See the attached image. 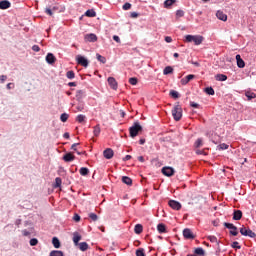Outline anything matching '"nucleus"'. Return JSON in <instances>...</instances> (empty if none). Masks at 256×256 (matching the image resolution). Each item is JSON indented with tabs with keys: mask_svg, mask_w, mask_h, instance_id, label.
Segmentation results:
<instances>
[{
	"mask_svg": "<svg viewBox=\"0 0 256 256\" xmlns=\"http://www.w3.org/2000/svg\"><path fill=\"white\" fill-rule=\"evenodd\" d=\"M143 131V127L141 126V124H139V122H135L130 128H129V132H130V137L135 138L137 137V135H139V132Z\"/></svg>",
	"mask_w": 256,
	"mask_h": 256,
	"instance_id": "f257e3e1",
	"label": "nucleus"
},
{
	"mask_svg": "<svg viewBox=\"0 0 256 256\" xmlns=\"http://www.w3.org/2000/svg\"><path fill=\"white\" fill-rule=\"evenodd\" d=\"M172 117H174L175 121H181V117H183V109L179 104L175 105L172 109Z\"/></svg>",
	"mask_w": 256,
	"mask_h": 256,
	"instance_id": "f03ea898",
	"label": "nucleus"
},
{
	"mask_svg": "<svg viewBox=\"0 0 256 256\" xmlns=\"http://www.w3.org/2000/svg\"><path fill=\"white\" fill-rule=\"evenodd\" d=\"M185 39L187 43H195V45H201L203 43V36L186 35Z\"/></svg>",
	"mask_w": 256,
	"mask_h": 256,
	"instance_id": "7ed1b4c3",
	"label": "nucleus"
},
{
	"mask_svg": "<svg viewBox=\"0 0 256 256\" xmlns=\"http://www.w3.org/2000/svg\"><path fill=\"white\" fill-rule=\"evenodd\" d=\"M240 233L241 235H243L244 237H251V239H255L256 234L255 232H253L251 229L246 228L245 226H243L242 228H240Z\"/></svg>",
	"mask_w": 256,
	"mask_h": 256,
	"instance_id": "20e7f679",
	"label": "nucleus"
},
{
	"mask_svg": "<svg viewBox=\"0 0 256 256\" xmlns=\"http://www.w3.org/2000/svg\"><path fill=\"white\" fill-rule=\"evenodd\" d=\"M224 227L230 230V235H233V237H237L239 235V231H237V226H234L233 223L224 222Z\"/></svg>",
	"mask_w": 256,
	"mask_h": 256,
	"instance_id": "39448f33",
	"label": "nucleus"
},
{
	"mask_svg": "<svg viewBox=\"0 0 256 256\" xmlns=\"http://www.w3.org/2000/svg\"><path fill=\"white\" fill-rule=\"evenodd\" d=\"M76 61L78 65H82V67H89V60H87L85 56L77 55Z\"/></svg>",
	"mask_w": 256,
	"mask_h": 256,
	"instance_id": "423d86ee",
	"label": "nucleus"
},
{
	"mask_svg": "<svg viewBox=\"0 0 256 256\" xmlns=\"http://www.w3.org/2000/svg\"><path fill=\"white\" fill-rule=\"evenodd\" d=\"M162 173L166 177H173V175H175V169H173L171 167H163L162 168Z\"/></svg>",
	"mask_w": 256,
	"mask_h": 256,
	"instance_id": "0eeeda50",
	"label": "nucleus"
},
{
	"mask_svg": "<svg viewBox=\"0 0 256 256\" xmlns=\"http://www.w3.org/2000/svg\"><path fill=\"white\" fill-rule=\"evenodd\" d=\"M168 205L171 207V209H174V211H179L181 209V203L176 200H170Z\"/></svg>",
	"mask_w": 256,
	"mask_h": 256,
	"instance_id": "6e6552de",
	"label": "nucleus"
},
{
	"mask_svg": "<svg viewBox=\"0 0 256 256\" xmlns=\"http://www.w3.org/2000/svg\"><path fill=\"white\" fill-rule=\"evenodd\" d=\"M183 237L184 239H195V234H193V231H191V229L186 228L183 230Z\"/></svg>",
	"mask_w": 256,
	"mask_h": 256,
	"instance_id": "1a4fd4ad",
	"label": "nucleus"
},
{
	"mask_svg": "<svg viewBox=\"0 0 256 256\" xmlns=\"http://www.w3.org/2000/svg\"><path fill=\"white\" fill-rule=\"evenodd\" d=\"M84 39L85 41H88V43H95V41H97V35L94 33L86 34Z\"/></svg>",
	"mask_w": 256,
	"mask_h": 256,
	"instance_id": "9d476101",
	"label": "nucleus"
},
{
	"mask_svg": "<svg viewBox=\"0 0 256 256\" xmlns=\"http://www.w3.org/2000/svg\"><path fill=\"white\" fill-rule=\"evenodd\" d=\"M63 161H65L66 163H71V161H75V155H73V153L71 152L66 153L63 156Z\"/></svg>",
	"mask_w": 256,
	"mask_h": 256,
	"instance_id": "9b49d317",
	"label": "nucleus"
},
{
	"mask_svg": "<svg viewBox=\"0 0 256 256\" xmlns=\"http://www.w3.org/2000/svg\"><path fill=\"white\" fill-rule=\"evenodd\" d=\"M242 217H243V212L241 210H234L233 212L234 221H241Z\"/></svg>",
	"mask_w": 256,
	"mask_h": 256,
	"instance_id": "f8f14e48",
	"label": "nucleus"
},
{
	"mask_svg": "<svg viewBox=\"0 0 256 256\" xmlns=\"http://www.w3.org/2000/svg\"><path fill=\"white\" fill-rule=\"evenodd\" d=\"M236 62L237 67H239V69H243L245 67V61L243 60V58H241V55H236Z\"/></svg>",
	"mask_w": 256,
	"mask_h": 256,
	"instance_id": "ddd939ff",
	"label": "nucleus"
},
{
	"mask_svg": "<svg viewBox=\"0 0 256 256\" xmlns=\"http://www.w3.org/2000/svg\"><path fill=\"white\" fill-rule=\"evenodd\" d=\"M82 237L81 234H79V232H74L73 233V243L75 245V247H77V245H79V242L81 241Z\"/></svg>",
	"mask_w": 256,
	"mask_h": 256,
	"instance_id": "4468645a",
	"label": "nucleus"
},
{
	"mask_svg": "<svg viewBox=\"0 0 256 256\" xmlns=\"http://www.w3.org/2000/svg\"><path fill=\"white\" fill-rule=\"evenodd\" d=\"M103 155L105 159H113V155H114L113 149L107 148L106 150H104Z\"/></svg>",
	"mask_w": 256,
	"mask_h": 256,
	"instance_id": "2eb2a0df",
	"label": "nucleus"
},
{
	"mask_svg": "<svg viewBox=\"0 0 256 256\" xmlns=\"http://www.w3.org/2000/svg\"><path fill=\"white\" fill-rule=\"evenodd\" d=\"M108 85H110L111 89H114V91H117V80H115V78L109 77Z\"/></svg>",
	"mask_w": 256,
	"mask_h": 256,
	"instance_id": "dca6fc26",
	"label": "nucleus"
},
{
	"mask_svg": "<svg viewBox=\"0 0 256 256\" xmlns=\"http://www.w3.org/2000/svg\"><path fill=\"white\" fill-rule=\"evenodd\" d=\"M55 61H56L55 55H53V53H48L46 56V62L49 65H53V63H55Z\"/></svg>",
	"mask_w": 256,
	"mask_h": 256,
	"instance_id": "f3484780",
	"label": "nucleus"
},
{
	"mask_svg": "<svg viewBox=\"0 0 256 256\" xmlns=\"http://www.w3.org/2000/svg\"><path fill=\"white\" fill-rule=\"evenodd\" d=\"M193 79H195V75L190 74V75L186 76L185 78H182L181 83H182V85H187V83H189V81H193Z\"/></svg>",
	"mask_w": 256,
	"mask_h": 256,
	"instance_id": "a211bd4d",
	"label": "nucleus"
},
{
	"mask_svg": "<svg viewBox=\"0 0 256 256\" xmlns=\"http://www.w3.org/2000/svg\"><path fill=\"white\" fill-rule=\"evenodd\" d=\"M9 7H11V2H9L8 0L0 1V9L5 10L9 9Z\"/></svg>",
	"mask_w": 256,
	"mask_h": 256,
	"instance_id": "6ab92c4d",
	"label": "nucleus"
},
{
	"mask_svg": "<svg viewBox=\"0 0 256 256\" xmlns=\"http://www.w3.org/2000/svg\"><path fill=\"white\" fill-rule=\"evenodd\" d=\"M216 17L217 19H219L220 21H227V16L225 13H223V11L218 10L216 13Z\"/></svg>",
	"mask_w": 256,
	"mask_h": 256,
	"instance_id": "aec40b11",
	"label": "nucleus"
},
{
	"mask_svg": "<svg viewBox=\"0 0 256 256\" xmlns=\"http://www.w3.org/2000/svg\"><path fill=\"white\" fill-rule=\"evenodd\" d=\"M77 247L80 251H87V249H89V244H87V242H80L77 244Z\"/></svg>",
	"mask_w": 256,
	"mask_h": 256,
	"instance_id": "412c9836",
	"label": "nucleus"
},
{
	"mask_svg": "<svg viewBox=\"0 0 256 256\" xmlns=\"http://www.w3.org/2000/svg\"><path fill=\"white\" fill-rule=\"evenodd\" d=\"M134 233H136V235H141V233H143V225L136 224L134 227Z\"/></svg>",
	"mask_w": 256,
	"mask_h": 256,
	"instance_id": "4be33fe9",
	"label": "nucleus"
},
{
	"mask_svg": "<svg viewBox=\"0 0 256 256\" xmlns=\"http://www.w3.org/2000/svg\"><path fill=\"white\" fill-rule=\"evenodd\" d=\"M85 97V91L83 90H78L76 92V99L77 101L81 102V100Z\"/></svg>",
	"mask_w": 256,
	"mask_h": 256,
	"instance_id": "5701e85b",
	"label": "nucleus"
},
{
	"mask_svg": "<svg viewBox=\"0 0 256 256\" xmlns=\"http://www.w3.org/2000/svg\"><path fill=\"white\" fill-rule=\"evenodd\" d=\"M52 245L55 247V249H59L61 247V242L59 241V238L54 237L52 239Z\"/></svg>",
	"mask_w": 256,
	"mask_h": 256,
	"instance_id": "b1692460",
	"label": "nucleus"
},
{
	"mask_svg": "<svg viewBox=\"0 0 256 256\" xmlns=\"http://www.w3.org/2000/svg\"><path fill=\"white\" fill-rule=\"evenodd\" d=\"M122 182L125 183V185H133V180L127 176L122 177Z\"/></svg>",
	"mask_w": 256,
	"mask_h": 256,
	"instance_id": "393cba45",
	"label": "nucleus"
},
{
	"mask_svg": "<svg viewBox=\"0 0 256 256\" xmlns=\"http://www.w3.org/2000/svg\"><path fill=\"white\" fill-rule=\"evenodd\" d=\"M86 17H97V12L95 10L90 9L85 12Z\"/></svg>",
	"mask_w": 256,
	"mask_h": 256,
	"instance_id": "a878e982",
	"label": "nucleus"
},
{
	"mask_svg": "<svg viewBox=\"0 0 256 256\" xmlns=\"http://www.w3.org/2000/svg\"><path fill=\"white\" fill-rule=\"evenodd\" d=\"M216 81H227V75L224 74H217L215 76Z\"/></svg>",
	"mask_w": 256,
	"mask_h": 256,
	"instance_id": "bb28decb",
	"label": "nucleus"
},
{
	"mask_svg": "<svg viewBox=\"0 0 256 256\" xmlns=\"http://www.w3.org/2000/svg\"><path fill=\"white\" fill-rule=\"evenodd\" d=\"M80 175H82V177H87V175H89L88 168L87 167L80 168Z\"/></svg>",
	"mask_w": 256,
	"mask_h": 256,
	"instance_id": "cd10ccee",
	"label": "nucleus"
},
{
	"mask_svg": "<svg viewBox=\"0 0 256 256\" xmlns=\"http://www.w3.org/2000/svg\"><path fill=\"white\" fill-rule=\"evenodd\" d=\"M171 73H173V67L167 66L164 68V70H163L164 75H171Z\"/></svg>",
	"mask_w": 256,
	"mask_h": 256,
	"instance_id": "c85d7f7f",
	"label": "nucleus"
},
{
	"mask_svg": "<svg viewBox=\"0 0 256 256\" xmlns=\"http://www.w3.org/2000/svg\"><path fill=\"white\" fill-rule=\"evenodd\" d=\"M157 231H158L159 233H165V231H166L165 224H163V223L158 224V225H157Z\"/></svg>",
	"mask_w": 256,
	"mask_h": 256,
	"instance_id": "c756f323",
	"label": "nucleus"
},
{
	"mask_svg": "<svg viewBox=\"0 0 256 256\" xmlns=\"http://www.w3.org/2000/svg\"><path fill=\"white\" fill-rule=\"evenodd\" d=\"M93 133H94V136H95V137H99V135H100V133H101V126L96 125V126L94 127Z\"/></svg>",
	"mask_w": 256,
	"mask_h": 256,
	"instance_id": "7c9ffc66",
	"label": "nucleus"
},
{
	"mask_svg": "<svg viewBox=\"0 0 256 256\" xmlns=\"http://www.w3.org/2000/svg\"><path fill=\"white\" fill-rule=\"evenodd\" d=\"M49 256H64V255H63V251L61 250H53L50 252Z\"/></svg>",
	"mask_w": 256,
	"mask_h": 256,
	"instance_id": "2f4dec72",
	"label": "nucleus"
},
{
	"mask_svg": "<svg viewBox=\"0 0 256 256\" xmlns=\"http://www.w3.org/2000/svg\"><path fill=\"white\" fill-rule=\"evenodd\" d=\"M194 253H195V255L202 256V255H205V250H203V248H201V247H198L194 250Z\"/></svg>",
	"mask_w": 256,
	"mask_h": 256,
	"instance_id": "473e14b6",
	"label": "nucleus"
},
{
	"mask_svg": "<svg viewBox=\"0 0 256 256\" xmlns=\"http://www.w3.org/2000/svg\"><path fill=\"white\" fill-rule=\"evenodd\" d=\"M96 58H97V61H100V63H103V64L107 63V58H105L101 54H96Z\"/></svg>",
	"mask_w": 256,
	"mask_h": 256,
	"instance_id": "72a5a7b5",
	"label": "nucleus"
},
{
	"mask_svg": "<svg viewBox=\"0 0 256 256\" xmlns=\"http://www.w3.org/2000/svg\"><path fill=\"white\" fill-rule=\"evenodd\" d=\"M217 149H218L219 151H225V150L229 149V145H227V144H225V143H222V144H220V145L217 146Z\"/></svg>",
	"mask_w": 256,
	"mask_h": 256,
	"instance_id": "f704fd0d",
	"label": "nucleus"
},
{
	"mask_svg": "<svg viewBox=\"0 0 256 256\" xmlns=\"http://www.w3.org/2000/svg\"><path fill=\"white\" fill-rule=\"evenodd\" d=\"M205 93H207V95H215V90L213 87H207L205 88Z\"/></svg>",
	"mask_w": 256,
	"mask_h": 256,
	"instance_id": "c9c22d12",
	"label": "nucleus"
},
{
	"mask_svg": "<svg viewBox=\"0 0 256 256\" xmlns=\"http://www.w3.org/2000/svg\"><path fill=\"white\" fill-rule=\"evenodd\" d=\"M203 145V139L198 138L194 144V147H196V149H199V147H201Z\"/></svg>",
	"mask_w": 256,
	"mask_h": 256,
	"instance_id": "e433bc0d",
	"label": "nucleus"
},
{
	"mask_svg": "<svg viewBox=\"0 0 256 256\" xmlns=\"http://www.w3.org/2000/svg\"><path fill=\"white\" fill-rule=\"evenodd\" d=\"M67 79H75V72L73 70H70L66 73Z\"/></svg>",
	"mask_w": 256,
	"mask_h": 256,
	"instance_id": "4c0bfd02",
	"label": "nucleus"
},
{
	"mask_svg": "<svg viewBox=\"0 0 256 256\" xmlns=\"http://www.w3.org/2000/svg\"><path fill=\"white\" fill-rule=\"evenodd\" d=\"M67 119H69V114L67 113L61 114L60 120L62 121V123H66Z\"/></svg>",
	"mask_w": 256,
	"mask_h": 256,
	"instance_id": "58836bf2",
	"label": "nucleus"
},
{
	"mask_svg": "<svg viewBox=\"0 0 256 256\" xmlns=\"http://www.w3.org/2000/svg\"><path fill=\"white\" fill-rule=\"evenodd\" d=\"M61 183H62V180H61L60 177L55 178V185H54V187H55L56 189L59 188V187H61Z\"/></svg>",
	"mask_w": 256,
	"mask_h": 256,
	"instance_id": "ea45409f",
	"label": "nucleus"
},
{
	"mask_svg": "<svg viewBox=\"0 0 256 256\" xmlns=\"http://www.w3.org/2000/svg\"><path fill=\"white\" fill-rule=\"evenodd\" d=\"M170 95L173 97V99H179V92L175 90H171Z\"/></svg>",
	"mask_w": 256,
	"mask_h": 256,
	"instance_id": "a19ab883",
	"label": "nucleus"
},
{
	"mask_svg": "<svg viewBox=\"0 0 256 256\" xmlns=\"http://www.w3.org/2000/svg\"><path fill=\"white\" fill-rule=\"evenodd\" d=\"M76 121H78V123H83V121H85V115L79 114V115L76 117Z\"/></svg>",
	"mask_w": 256,
	"mask_h": 256,
	"instance_id": "79ce46f5",
	"label": "nucleus"
},
{
	"mask_svg": "<svg viewBox=\"0 0 256 256\" xmlns=\"http://www.w3.org/2000/svg\"><path fill=\"white\" fill-rule=\"evenodd\" d=\"M136 256H145V249L140 248L136 250Z\"/></svg>",
	"mask_w": 256,
	"mask_h": 256,
	"instance_id": "37998d69",
	"label": "nucleus"
},
{
	"mask_svg": "<svg viewBox=\"0 0 256 256\" xmlns=\"http://www.w3.org/2000/svg\"><path fill=\"white\" fill-rule=\"evenodd\" d=\"M173 3H175V0H166L164 2V7H171V5H173Z\"/></svg>",
	"mask_w": 256,
	"mask_h": 256,
	"instance_id": "c03bdc74",
	"label": "nucleus"
},
{
	"mask_svg": "<svg viewBox=\"0 0 256 256\" xmlns=\"http://www.w3.org/2000/svg\"><path fill=\"white\" fill-rule=\"evenodd\" d=\"M38 243H39V240H37V238L30 239L31 247H35Z\"/></svg>",
	"mask_w": 256,
	"mask_h": 256,
	"instance_id": "a18cd8bd",
	"label": "nucleus"
},
{
	"mask_svg": "<svg viewBox=\"0 0 256 256\" xmlns=\"http://www.w3.org/2000/svg\"><path fill=\"white\" fill-rule=\"evenodd\" d=\"M124 11H129V9H131V3L126 2L123 6H122Z\"/></svg>",
	"mask_w": 256,
	"mask_h": 256,
	"instance_id": "49530a36",
	"label": "nucleus"
},
{
	"mask_svg": "<svg viewBox=\"0 0 256 256\" xmlns=\"http://www.w3.org/2000/svg\"><path fill=\"white\" fill-rule=\"evenodd\" d=\"M89 217L92 221H97L99 219V217L95 213H90Z\"/></svg>",
	"mask_w": 256,
	"mask_h": 256,
	"instance_id": "de8ad7c7",
	"label": "nucleus"
},
{
	"mask_svg": "<svg viewBox=\"0 0 256 256\" xmlns=\"http://www.w3.org/2000/svg\"><path fill=\"white\" fill-rule=\"evenodd\" d=\"M232 249H241V246L239 245V242L235 241L231 245Z\"/></svg>",
	"mask_w": 256,
	"mask_h": 256,
	"instance_id": "09e8293b",
	"label": "nucleus"
},
{
	"mask_svg": "<svg viewBox=\"0 0 256 256\" xmlns=\"http://www.w3.org/2000/svg\"><path fill=\"white\" fill-rule=\"evenodd\" d=\"M129 83H130V85H137V78H135V77L130 78Z\"/></svg>",
	"mask_w": 256,
	"mask_h": 256,
	"instance_id": "8fccbe9b",
	"label": "nucleus"
},
{
	"mask_svg": "<svg viewBox=\"0 0 256 256\" xmlns=\"http://www.w3.org/2000/svg\"><path fill=\"white\" fill-rule=\"evenodd\" d=\"M184 15H185V12L183 10L176 11V17H183Z\"/></svg>",
	"mask_w": 256,
	"mask_h": 256,
	"instance_id": "3c124183",
	"label": "nucleus"
},
{
	"mask_svg": "<svg viewBox=\"0 0 256 256\" xmlns=\"http://www.w3.org/2000/svg\"><path fill=\"white\" fill-rule=\"evenodd\" d=\"M246 97H247L248 101H251V99H255V94H253V93H246Z\"/></svg>",
	"mask_w": 256,
	"mask_h": 256,
	"instance_id": "603ef678",
	"label": "nucleus"
},
{
	"mask_svg": "<svg viewBox=\"0 0 256 256\" xmlns=\"http://www.w3.org/2000/svg\"><path fill=\"white\" fill-rule=\"evenodd\" d=\"M73 221H75L76 223H79V221H81V216H79V214H75L73 216Z\"/></svg>",
	"mask_w": 256,
	"mask_h": 256,
	"instance_id": "864d4df0",
	"label": "nucleus"
},
{
	"mask_svg": "<svg viewBox=\"0 0 256 256\" xmlns=\"http://www.w3.org/2000/svg\"><path fill=\"white\" fill-rule=\"evenodd\" d=\"M208 239L211 243H217V237L216 236H208Z\"/></svg>",
	"mask_w": 256,
	"mask_h": 256,
	"instance_id": "5fc2aeb1",
	"label": "nucleus"
},
{
	"mask_svg": "<svg viewBox=\"0 0 256 256\" xmlns=\"http://www.w3.org/2000/svg\"><path fill=\"white\" fill-rule=\"evenodd\" d=\"M7 81V75H0V83H5Z\"/></svg>",
	"mask_w": 256,
	"mask_h": 256,
	"instance_id": "6e6d98bb",
	"label": "nucleus"
},
{
	"mask_svg": "<svg viewBox=\"0 0 256 256\" xmlns=\"http://www.w3.org/2000/svg\"><path fill=\"white\" fill-rule=\"evenodd\" d=\"M32 51L39 53V51H41V48H39V45H34V46H32Z\"/></svg>",
	"mask_w": 256,
	"mask_h": 256,
	"instance_id": "4d7b16f0",
	"label": "nucleus"
},
{
	"mask_svg": "<svg viewBox=\"0 0 256 256\" xmlns=\"http://www.w3.org/2000/svg\"><path fill=\"white\" fill-rule=\"evenodd\" d=\"M45 13H46L47 15L53 16V10H52L51 8H46V9H45Z\"/></svg>",
	"mask_w": 256,
	"mask_h": 256,
	"instance_id": "13d9d810",
	"label": "nucleus"
},
{
	"mask_svg": "<svg viewBox=\"0 0 256 256\" xmlns=\"http://www.w3.org/2000/svg\"><path fill=\"white\" fill-rule=\"evenodd\" d=\"M13 88H15V84H13V83H8V84L6 85V89H8V90H11V89H13Z\"/></svg>",
	"mask_w": 256,
	"mask_h": 256,
	"instance_id": "bf43d9fd",
	"label": "nucleus"
},
{
	"mask_svg": "<svg viewBox=\"0 0 256 256\" xmlns=\"http://www.w3.org/2000/svg\"><path fill=\"white\" fill-rule=\"evenodd\" d=\"M130 17H132V19H137V17H139V14L137 12H131Z\"/></svg>",
	"mask_w": 256,
	"mask_h": 256,
	"instance_id": "052dcab7",
	"label": "nucleus"
},
{
	"mask_svg": "<svg viewBox=\"0 0 256 256\" xmlns=\"http://www.w3.org/2000/svg\"><path fill=\"white\" fill-rule=\"evenodd\" d=\"M196 154H197V155H207V154L205 153V151L200 150V149H197V150H196Z\"/></svg>",
	"mask_w": 256,
	"mask_h": 256,
	"instance_id": "680f3d73",
	"label": "nucleus"
},
{
	"mask_svg": "<svg viewBox=\"0 0 256 256\" xmlns=\"http://www.w3.org/2000/svg\"><path fill=\"white\" fill-rule=\"evenodd\" d=\"M22 234L24 235V237H29V235H31V232H29L27 230H23Z\"/></svg>",
	"mask_w": 256,
	"mask_h": 256,
	"instance_id": "e2e57ef3",
	"label": "nucleus"
},
{
	"mask_svg": "<svg viewBox=\"0 0 256 256\" xmlns=\"http://www.w3.org/2000/svg\"><path fill=\"white\" fill-rule=\"evenodd\" d=\"M113 39L116 41V43H121V38H119V36L114 35Z\"/></svg>",
	"mask_w": 256,
	"mask_h": 256,
	"instance_id": "0e129e2a",
	"label": "nucleus"
},
{
	"mask_svg": "<svg viewBox=\"0 0 256 256\" xmlns=\"http://www.w3.org/2000/svg\"><path fill=\"white\" fill-rule=\"evenodd\" d=\"M190 106L194 107L195 109H197L199 107V104L196 102H190Z\"/></svg>",
	"mask_w": 256,
	"mask_h": 256,
	"instance_id": "69168bd1",
	"label": "nucleus"
},
{
	"mask_svg": "<svg viewBox=\"0 0 256 256\" xmlns=\"http://www.w3.org/2000/svg\"><path fill=\"white\" fill-rule=\"evenodd\" d=\"M165 41L166 43H171L173 41V38H171L170 36H166Z\"/></svg>",
	"mask_w": 256,
	"mask_h": 256,
	"instance_id": "338daca9",
	"label": "nucleus"
},
{
	"mask_svg": "<svg viewBox=\"0 0 256 256\" xmlns=\"http://www.w3.org/2000/svg\"><path fill=\"white\" fill-rule=\"evenodd\" d=\"M131 159V155H126L124 158H123V161H129Z\"/></svg>",
	"mask_w": 256,
	"mask_h": 256,
	"instance_id": "774afa93",
	"label": "nucleus"
}]
</instances>
